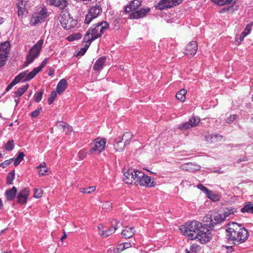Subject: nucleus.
Instances as JSON below:
<instances>
[{
	"instance_id": "1",
	"label": "nucleus",
	"mask_w": 253,
	"mask_h": 253,
	"mask_svg": "<svg viewBox=\"0 0 253 253\" xmlns=\"http://www.w3.org/2000/svg\"><path fill=\"white\" fill-rule=\"evenodd\" d=\"M226 231L228 239L233 241L235 245L244 243L249 237L248 230L235 222L229 223Z\"/></svg>"
},
{
	"instance_id": "2",
	"label": "nucleus",
	"mask_w": 253,
	"mask_h": 253,
	"mask_svg": "<svg viewBox=\"0 0 253 253\" xmlns=\"http://www.w3.org/2000/svg\"><path fill=\"white\" fill-rule=\"evenodd\" d=\"M201 224L202 223L196 220L187 222L180 226V230L189 239L195 240L196 234L200 230L199 228L201 227Z\"/></svg>"
},
{
	"instance_id": "3",
	"label": "nucleus",
	"mask_w": 253,
	"mask_h": 253,
	"mask_svg": "<svg viewBox=\"0 0 253 253\" xmlns=\"http://www.w3.org/2000/svg\"><path fill=\"white\" fill-rule=\"evenodd\" d=\"M109 27L106 22H101L95 24L90 28L84 36H88L93 41L100 37L104 31Z\"/></svg>"
},
{
	"instance_id": "4",
	"label": "nucleus",
	"mask_w": 253,
	"mask_h": 253,
	"mask_svg": "<svg viewBox=\"0 0 253 253\" xmlns=\"http://www.w3.org/2000/svg\"><path fill=\"white\" fill-rule=\"evenodd\" d=\"M43 42V39H40L30 49L26 56V62L27 64L32 63L39 56L42 49Z\"/></svg>"
},
{
	"instance_id": "5",
	"label": "nucleus",
	"mask_w": 253,
	"mask_h": 253,
	"mask_svg": "<svg viewBox=\"0 0 253 253\" xmlns=\"http://www.w3.org/2000/svg\"><path fill=\"white\" fill-rule=\"evenodd\" d=\"M106 139L101 137L95 139L90 144V149L88 152L90 155L99 154L103 152L105 148Z\"/></svg>"
},
{
	"instance_id": "6",
	"label": "nucleus",
	"mask_w": 253,
	"mask_h": 253,
	"mask_svg": "<svg viewBox=\"0 0 253 253\" xmlns=\"http://www.w3.org/2000/svg\"><path fill=\"white\" fill-rule=\"evenodd\" d=\"M137 174V185L146 187H154L156 185V182L153 178L144 174L143 172L139 171Z\"/></svg>"
},
{
	"instance_id": "7",
	"label": "nucleus",
	"mask_w": 253,
	"mask_h": 253,
	"mask_svg": "<svg viewBox=\"0 0 253 253\" xmlns=\"http://www.w3.org/2000/svg\"><path fill=\"white\" fill-rule=\"evenodd\" d=\"M60 21L62 27L67 30L75 27L77 24V21L68 12L61 15Z\"/></svg>"
},
{
	"instance_id": "8",
	"label": "nucleus",
	"mask_w": 253,
	"mask_h": 253,
	"mask_svg": "<svg viewBox=\"0 0 253 253\" xmlns=\"http://www.w3.org/2000/svg\"><path fill=\"white\" fill-rule=\"evenodd\" d=\"M47 17L46 8L45 7H41V9L37 13L32 15L30 20V24L32 26H35L44 21Z\"/></svg>"
},
{
	"instance_id": "9",
	"label": "nucleus",
	"mask_w": 253,
	"mask_h": 253,
	"mask_svg": "<svg viewBox=\"0 0 253 253\" xmlns=\"http://www.w3.org/2000/svg\"><path fill=\"white\" fill-rule=\"evenodd\" d=\"M196 234L195 239H197L201 244H205L211 238L210 230L207 227L201 224V227Z\"/></svg>"
},
{
	"instance_id": "10",
	"label": "nucleus",
	"mask_w": 253,
	"mask_h": 253,
	"mask_svg": "<svg viewBox=\"0 0 253 253\" xmlns=\"http://www.w3.org/2000/svg\"><path fill=\"white\" fill-rule=\"evenodd\" d=\"M102 9L101 6L98 4L91 7L85 16L84 23L88 25L93 19L97 18L102 12Z\"/></svg>"
},
{
	"instance_id": "11",
	"label": "nucleus",
	"mask_w": 253,
	"mask_h": 253,
	"mask_svg": "<svg viewBox=\"0 0 253 253\" xmlns=\"http://www.w3.org/2000/svg\"><path fill=\"white\" fill-rule=\"evenodd\" d=\"M139 170L129 169L124 173L123 180L128 184L137 185V174Z\"/></svg>"
},
{
	"instance_id": "12",
	"label": "nucleus",
	"mask_w": 253,
	"mask_h": 253,
	"mask_svg": "<svg viewBox=\"0 0 253 253\" xmlns=\"http://www.w3.org/2000/svg\"><path fill=\"white\" fill-rule=\"evenodd\" d=\"M30 7L29 0H19L17 3L18 16L22 18L28 14V10Z\"/></svg>"
},
{
	"instance_id": "13",
	"label": "nucleus",
	"mask_w": 253,
	"mask_h": 253,
	"mask_svg": "<svg viewBox=\"0 0 253 253\" xmlns=\"http://www.w3.org/2000/svg\"><path fill=\"white\" fill-rule=\"evenodd\" d=\"M10 49V43L8 42L0 45V67L3 66L8 57Z\"/></svg>"
},
{
	"instance_id": "14",
	"label": "nucleus",
	"mask_w": 253,
	"mask_h": 253,
	"mask_svg": "<svg viewBox=\"0 0 253 253\" xmlns=\"http://www.w3.org/2000/svg\"><path fill=\"white\" fill-rule=\"evenodd\" d=\"M121 225V224L119 221H118L116 219H114L112 221V226L106 231L102 230L100 228L101 227H102V225H99L98 226V228L99 229V233L102 237H107L114 233L118 228L120 227Z\"/></svg>"
},
{
	"instance_id": "15",
	"label": "nucleus",
	"mask_w": 253,
	"mask_h": 253,
	"mask_svg": "<svg viewBox=\"0 0 253 253\" xmlns=\"http://www.w3.org/2000/svg\"><path fill=\"white\" fill-rule=\"evenodd\" d=\"M200 123V118L198 117H193L189 119L188 122H185L178 127L180 130H186L191 127L197 126Z\"/></svg>"
},
{
	"instance_id": "16",
	"label": "nucleus",
	"mask_w": 253,
	"mask_h": 253,
	"mask_svg": "<svg viewBox=\"0 0 253 253\" xmlns=\"http://www.w3.org/2000/svg\"><path fill=\"white\" fill-rule=\"evenodd\" d=\"M205 140L210 143H214L217 142L223 141L224 137L218 134L208 133L205 135Z\"/></svg>"
},
{
	"instance_id": "17",
	"label": "nucleus",
	"mask_w": 253,
	"mask_h": 253,
	"mask_svg": "<svg viewBox=\"0 0 253 253\" xmlns=\"http://www.w3.org/2000/svg\"><path fill=\"white\" fill-rule=\"evenodd\" d=\"M47 3L51 6L58 7L59 9H64L68 5V0H46Z\"/></svg>"
},
{
	"instance_id": "18",
	"label": "nucleus",
	"mask_w": 253,
	"mask_h": 253,
	"mask_svg": "<svg viewBox=\"0 0 253 253\" xmlns=\"http://www.w3.org/2000/svg\"><path fill=\"white\" fill-rule=\"evenodd\" d=\"M150 8H142L138 11H135L132 12L129 15V18L130 19H139L145 17L147 13L150 11Z\"/></svg>"
},
{
	"instance_id": "19",
	"label": "nucleus",
	"mask_w": 253,
	"mask_h": 253,
	"mask_svg": "<svg viewBox=\"0 0 253 253\" xmlns=\"http://www.w3.org/2000/svg\"><path fill=\"white\" fill-rule=\"evenodd\" d=\"M198 44L196 42L192 41L186 46L185 49V53L187 55L194 56L197 50Z\"/></svg>"
},
{
	"instance_id": "20",
	"label": "nucleus",
	"mask_w": 253,
	"mask_h": 253,
	"mask_svg": "<svg viewBox=\"0 0 253 253\" xmlns=\"http://www.w3.org/2000/svg\"><path fill=\"white\" fill-rule=\"evenodd\" d=\"M29 193V190L27 188L21 190L17 196L18 202L20 204H26L28 200Z\"/></svg>"
},
{
	"instance_id": "21",
	"label": "nucleus",
	"mask_w": 253,
	"mask_h": 253,
	"mask_svg": "<svg viewBox=\"0 0 253 253\" xmlns=\"http://www.w3.org/2000/svg\"><path fill=\"white\" fill-rule=\"evenodd\" d=\"M141 5V0H132L125 7V12H129L136 10Z\"/></svg>"
},
{
	"instance_id": "22",
	"label": "nucleus",
	"mask_w": 253,
	"mask_h": 253,
	"mask_svg": "<svg viewBox=\"0 0 253 253\" xmlns=\"http://www.w3.org/2000/svg\"><path fill=\"white\" fill-rule=\"evenodd\" d=\"M180 167L182 170L190 172H194L199 170L201 168V167L199 165L192 163L183 164Z\"/></svg>"
},
{
	"instance_id": "23",
	"label": "nucleus",
	"mask_w": 253,
	"mask_h": 253,
	"mask_svg": "<svg viewBox=\"0 0 253 253\" xmlns=\"http://www.w3.org/2000/svg\"><path fill=\"white\" fill-rule=\"evenodd\" d=\"M173 6L172 0H159L156 7L162 10Z\"/></svg>"
},
{
	"instance_id": "24",
	"label": "nucleus",
	"mask_w": 253,
	"mask_h": 253,
	"mask_svg": "<svg viewBox=\"0 0 253 253\" xmlns=\"http://www.w3.org/2000/svg\"><path fill=\"white\" fill-rule=\"evenodd\" d=\"M40 72V70L37 68H34L31 72L28 74H27V71L22 72V73H24L25 76L22 79L21 81L23 82L29 81L33 79Z\"/></svg>"
},
{
	"instance_id": "25",
	"label": "nucleus",
	"mask_w": 253,
	"mask_h": 253,
	"mask_svg": "<svg viewBox=\"0 0 253 253\" xmlns=\"http://www.w3.org/2000/svg\"><path fill=\"white\" fill-rule=\"evenodd\" d=\"M106 60V58L105 56H102L97 59L93 65V69L96 71L101 70L103 68Z\"/></svg>"
},
{
	"instance_id": "26",
	"label": "nucleus",
	"mask_w": 253,
	"mask_h": 253,
	"mask_svg": "<svg viewBox=\"0 0 253 253\" xmlns=\"http://www.w3.org/2000/svg\"><path fill=\"white\" fill-rule=\"evenodd\" d=\"M67 82L65 79L61 80L57 84L56 92L59 94L62 93L67 87Z\"/></svg>"
},
{
	"instance_id": "27",
	"label": "nucleus",
	"mask_w": 253,
	"mask_h": 253,
	"mask_svg": "<svg viewBox=\"0 0 253 253\" xmlns=\"http://www.w3.org/2000/svg\"><path fill=\"white\" fill-rule=\"evenodd\" d=\"M25 76L24 73H20L19 75L16 76L14 79L6 87V91H9L11 88L17 83H18L20 81L22 80V79L24 78Z\"/></svg>"
},
{
	"instance_id": "28",
	"label": "nucleus",
	"mask_w": 253,
	"mask_h": 253,
	"mask_svg": "<svg viewBox=\"0 0 253 253\" xmlns=\"http://www.w3.org/2000/svg\"><path fill=\"white\" fill-rule=\"evenodd\" d=\"M135 233L134 228L127 226L122 232V236L125 239L132 237Z\"/></svg>"
},
{
	"instance_id": "29",
	"label": "nucleus",
	"mask_w": 253,
	"mask_h": 253,
	"mask_svg": "<svg viewBox=\"0 0 253 253\" xmlns=\"http://www.w3.org/2000/svg\"><path fill=\"white\" fill-rule=\"evenodd\" d=\"M17 192V188L15 186L11 189L7 190L5 193L6 199L8 201H12L15 197Z\"/></svg>"
},
{
	"instance_id": "30",
	"label": "nucleus",
	"mask_w": 253,
	"mask_h": 253,
	"mask_svg": "<svg viewBox=\"0 0 253 253\" xmlns=\"http://www.w3.org/2000/svg\"><path fill=\"white\" fill-rule=\"evenodd\" d=\"M126 145L124 141L121 139V138H117L114 140V148L117 151H122Z\"/></svg>"
},
{
	"instance_id": "31",
	"label": "nucleus",
	"mask_w": 253,
	"mask_h": 253,
	"mask_svg": "<svg viewBox=\"0 0 253 253\" xmlns=\"http://www.w3.org/2000/svg\"><path fill=\"white\" fill-rule=\"evenodd\" d=\"M242 213H251L253 214V202H247L244 207L241 209Z\"/></svg>"
},
{
	"instance_id": "32",
	"label": "nucleus",
	"mask_w": 253,
	"mask_h": 253,
	"mask_svg": "<svg viewBox=\"0 0 253 253\" xmlns=\"http://www.w3.org/2000/svg\"><path fill=\"white\" fill-rule=\"evenodd\" d=\"M29 87V84H26L21 87H19L17 91L14 92V97L18 98L21 96L26 91Z\"/></svg>"
},
{
	"instance_id": "33",
	"label": "nucleus",
	"mask_w": 253,
	"mask_h": 253,
	"mask_svg": "<svg viewBox=\"0 0 253 253\" xmlns=\"http://www.w3.org/2000/svg\"><path fill=\"white\" fill-rule=\"evenodd\" d=\"M37 169L39 170V174L40 176L45 175L48 171V169L46 167L45 163L44 162L41 163L40 165L37 167Z\"/></svg>"
},
{
	"instance_id": "34",
	"label": "nucleus",
	"mask_w": 253,
	"mask_h": 253,
	"mask_svg": "<svg viewBox=\"0 0 253 253\" xmlns=\"http://www.w3.org/2000/svg\"><path fill=\"white\" fill-rule=\"evenodd\" d=\"M225 220V216L222 215V213H218L214 215L213 220L211 219L212 225L218 223H220Z\"/></svg>"
},
{
	"instance_id": "35",
	"label": "nucleus",
	"mask_w": 253,
	"mask_h": 253,
	"mask_svg": "<svg viewBox=\"0 0 253 253\" xmlns=\"http://www.w3.org/2000/svg\"><path fill=\"white\" fill-rule=\"evenodd\" d=\"M132 138V134L130 132H126L124 133L123 136L122 138H121V139L127 145L129 143Z\"/></svg>"
},
{
	"instance_id": "36",
	"label": "nucleus",
	"mask_w": 253,
	"mask_h": 253,
	"mask_svg": "<svg viewBox=\"0 0 253 253\" xmlns=\"http://www.w3.org/2000/svg\"><path fill=\"white\" fill-rule=\"evenodd\" d=\"M187 93V90L185 89H182L179 90L176 94V98L183 102L185 100L186 96L185 95Z\"/></svg>"
},
{
	"instance_id": "37",
	"label": "nucleus",
	"mask_w": 253,
	"mask_h": 253,
	"mask_svg": "<svg viewBox=\"0 0 253 253\" xmlns=\"http://www.w3.org/2000/svg\"><path fill=\"white\" fill-rule=\"evenodd\" d=\"M25 156V154L23 152H18V155L14 159V165L15 167L17 166L23 160Z\"/></svg>"
},
{
	"instance_id": "38",
	"label": "nucleus",
	"mask_w": 253,
	"mask_h": 253,
	"mask_svg": "<svg viewBox=\"0 0 253 253\" xmlns=\"http://www.w3.org/2000/svg\"><path fill=\"white\" fill-rule=\"evenodd\" d=\"M43 94V89H42L40 91H38L36 92L34 95L35 101L36 102H40L42 99Z\"/></svg>"
},
{
	"instance_id": "39",
	"label": "nucleus",
	"mask_w": 253,
	"mask_h": 253,
	"mask_svg": "<svg viewBox=\"0 0 253 253\" xmlns=\"http://www.w3.org/2000/svg\"><path fill=\"white\" fill-rule=\"evenodd\" d=\"M236 211V210L234 208H226L222 214V215L225 216V220L226 217H228L230 214H233Z\"/></svg>"
},
{
	"instance_id": "40",
	"label": "nucleus",
	"mask_w": 253,
	"mask_h": 253,
	"mask_svg": "<svg viewBox=\"0 0 253 253\" xmlns=\"http://www.w3.org/2000/svg\"><path fill=\"white\" fill-rule=\"evenodd\" d=\"M102 208L103 210L108 211L112 209V204L109 201H105L102 203Z\"/></svg>"
},
{
	"instance_id": "41",
	"label": "nucleus",
	"mask_w": 253,
	"mask_h": 253,
	"mask_svg": "<svg viewBox=\"0 0 253 253\" xmlns=\"http://www.w3.org/2000/svg\"><path fill=\"white\" fill-rule=\"evenodd\" d=\"M15 177V172L14 170L11 171L7 174L6 177V183L7 184H12V181L14 179Z\"/></svg>"
},
{
	"instance_id": "42",
	"label": "nucleus",
	"mask_w": 253,
	"mask_h": 253,
	"mask_svg": "<svg viewBox=\"0 0 253 253\" xmlns=\"http://www.w3.org/2000/svg\"><path fill=\"white\" fill-rule=\"evenodd\" d=\"M93 41L91 40L88 36H84V42L85 43L84 45V48H85V51L87 50L89 46H90L91 42Z\"/></svg>"
},
{
	"instance_id": "43",
	"label": "nucleus",
	"mask_w": 253,
	"mask_h": 253,
	"mask_svg": "<svg viewBox=\"0 0 253 253\" xmlns=\"http://www.w3.org/2000/svg\"><path fill=\"white\" fill-rule=\"evenodd\" d=\"M206 194L209 199L213 201H215L218 199V196L212 191L209 190Z\"/></svg>"
},
{
	"instance_id": "44",
	"label": "nucleus",
	"mask_w": 253,
	"mask_h": 253,
	"mask_svg": "<svg viewBox=\"0 0 253 253\" xmlns=\"http://www.w3.org/2000/svg\"><path fill=\"white\" fill-rule=\"evenodd\" d=\"M82 38V35L80 33H77L75 34H72L69 37H67V40L69 41H74L75 40H77L80 39Z\"/></svg>"
},
{
	"instance_id": "45",
	"label": "nucleus",
	"mask_w": 253,
	"mask_h": 253,
	"mask_svg": "<svg viewBox=\"0 0 253 253\" xmlns=\"http://www.w3.org/2000/svg\"><path fill=\"white\" fill-rule=\"evenodd\" d=\"M57 92L54 90L52 91L50 93V94L49 95V96L48 98V103L49 105L51 104L53 102L57 96Z\"/></svg>"
},
{
	"instance_id": "46",
	"label": "nucleus",
	"mask_w": 253,
	"mask_h": 253,
	"mask_svg": "<svg viewBox=\"0 0 253 253\" xmlns=\"http://www.w3.org/2000/svg\"><path fill=\"white\" fill-rule=\"evenodd\" d=\"M125 250L123 244H120L118 245L116 248H114L111 251L112 253H119Z\"/></svg>"
},
{
	"instance_id": "47",
	"label": "nucleus",
	"mask_w": 253,
	"mask_h": 253,
	"mask_svg": "<svg viewBox=\"0 0 253 253\" xmlns=\"http://www.w3.org/2000/svg\"><path fill=\"white\" fill-rule=\"evenodd\" d=\"M14 144L12 140H9L5 145V149L7 151H11L14 149Z\"/></svg>"
},
{
	"instance_id": "48",
	"label": "nucleus",
	"mask_w": 253,
	"mask_h": 253,
	"mask_svg": "<svg viewBox=\"0 0 253 253\" xmlns=\"http://www.w3.org/2000/svg\"><path fill=\"white\" fill-rule=\"evenodd\" d=\"M95 190V187L90 186L87 188H83L80 190V192L84 193L90 194Z\"/></svg>"
},
{
	"instance_id": "49",
	"label": "nucleus",
	"mask_w": 253,
	"mask_h": 253,
	"mask_svg": "<svg viewBox=\"0 0 253 253\" xmlns=\"http://www.w3.org/2000/svg\"><path fill=\"white\" fill-rule=\"evenodd\" d=\"M200 250V246L196 244H193L190 246L189 251L193 253H196L197 252H199Z\"/></svg>"
},
{
	"instance_id": "50",
	"label": "nucleus",
	"mask_w": 253,
	"mask_h": 253,
	"mask_svg": "<svg viewBox=\"0 0 253 253\" xmlns=\"http://www.w3.org/2000/svg\"><path fill=\"white\" fill-rule=\"evenodd\" d=\"M13 160L14 159L12 158L4 161L3 162L0 164V167L5 168L7 166H9L12 163Z\"/></svg>"
},
{
	"instance_id": "51",
	"label": "nucleus",
	"mask_w": 253,
	"mask_h": 253,
	"mask_svg": "<svg viewBox=\"0 0 253 253\" xmlns=\"http://www.w3.org/2000/svg\"><path fill=\"white\" fill-rule=\"evenodd\" d=\"M42 190L40 189L35 188L34 189V197L36 198H39L42 197Z\"/></svg>"
},
{
	"instance_id": "52",
	"label": "nucleus",
	"mask_w": 253,
	"mask_h": 253,
	"mask_svg": "<svg viewBox=\"0 0 253 253\" xmlns=\"http://www.w3.org/2000/svg\"><path fill=\"white\" fill-rule=\"evenodd\" d=\"M87 152L85 149L81 150L78 153V156L81 160H83L85 158Z\"/></svg>"
},
{
	"instance_id": "53",
	"label": "nucleus",
	"mask_w": 253,
	"mask_h": 253,
	"mask_svg": "<svg viewBox=\"0 0 253 253\" xmlns=\"http://www.w3.org/2000/svg\"><path fill=\"white\" fill-rule=\"evenodd\" d=\"M237 116L236 115H230L226 119L225 123L229 124H231L233 121H234L237 119Z\"/></svg>"
},
{
	"instance_id": "54",
	"label": "nucleus",
	"mask_w": 253,
	"mask_h": 253,
	"mask_svg": "<svg viewBox=\"0 0 253 253\" xmlns=\"http://www.w3.org/2000/svg\"><path fill=\"white\" fill-rule=\"evenodd\" d=\"M42 108L41 107H39L37 109L35 110L34 111L32 112L31 113V116L32 118H36L38 117L40 113V111L42 110Z\"/></svg>"
},
{
	"instance_id": "55",
	"label": "nucleus",
	"mask_w": 253,
	"mask_h": 253,
	"mask_svg": "<svg viewBox=\"0 0 253 253\" xmlns=\"http://www.w3.org/2000/svg\"><path fill=\"white\" fill-rule=\"evenodd\" d=\"M48 59L49 58H45L41 63V65L39 67H37L40 70V71H41L42 69L47 64Z\"/></svg>"
},
{
	"instance_id": "56",
	"label": "nucleus",
	"mask_w": 253,
	"mask_h": 253,
	"mask_svg": "<svg viewBox=\"0 0 253 253\" xmlns=\"http://www.w3.org/2000/svg\"><path fill=\"white\" fill-rule=\"evenodd\" d=\"M252 26L250 24L247 25L245 30L242 33L244 36H247L249 34H250Z\"/></svg>"
},
{
	"instance_id": "57",
	"label": "nucleus",
	"mask_w": 253,
	"mask_h": 253,
	"mask_svg": "<svg viewBox=\"0 0 253 253\" xmlns=\"http://www.w3.org/2000/svg\"><path fill=\"white\" fill-rule=\"evenodd\" d=\"M73 131V129L72 126L67 124L63 130V131L65 132L66 134H70Z\"/></svg>"
},
{
	"instance_id": "58",
	"label": "nucleus",
	"mask_w": 253,
	"mask_h": 253,
	"mask_svg": "<svg viewBox=\"0 0 253 253\" xmlns=\"http://www.w3.org/2000/svg\"><path fill=\"white\" fill-rule=\"evenodd\" d=\"M197 187L203 191L204 193L206 194L207 192L209 191V189L205 187L203 185L200 184L197 185Z\"/></svg>"
},
{
	"instance_id": "59",
	"label": "nucleus",
	"mask_w": 253,
	"mask_h": 253,
	"mask_svg": "<svg viewBox=\"0 0 253 253\" xmlns=\"http://www.w3.org/2000/svg\"><path fill=\"white\" fill-rule=\"evenodd\" d=\"M212 2L218 5H225L224 0H211Z\"/></svg>"
},
{
	"instance_id": "60",
	"label": "nucleus",
	"mask_w": 253,
	"mask_h": 253,
	"mask_svg": "<svg viewBox=\"0 0 253 253\" xmlns=\"http://www.w3.org/2000/svg\"><path fill=\"white\" fill-rule=\"evenodd\" d=\"M66 125V123L62 122H58L56 124L57 126L59 128L62 129L63 130H64Z\"/></svg>"
},
{
	"instance_id": "61",
	"label": "nucleus",
	"mask_w": 253,
	"mask_h": 253,
	"mask_svg": "<svg viewBox=\"0 0 253 253\" xmlns=\"http://www.w3.org/2000/svg\"><path fill=\"white\" fill-rule=\"evenodd\" d=\"M245 37V36L241 33V35H238L236 37V41L238 42H240L243 40Z\"/></svg>"
},
{
	"instance_id": "62",
	"label": "nucleus",
	"mask_w": 253,
	"mask_h": 253,
	"mask_svg": "<svg viewBox=\"0 0 253 253\" xmlns=\"http://www.w3.org/2000/svg\"><path fill=\"white\" fill-rule=\"evenodd\" d=\"M238 0H224L225 5L226 4H233L236 2Z\"/></svg>"
},
{
	"instance_id": "63",
	"label": "nucleus",
	"mask_w": 253,
	"mask_h": 253,
	"mask_svg": "<svg viewBox=\"0 0 253 253\" xmlns=\"http://www.w3.org/2000/svg\"><path fill=\"white\" fill-rule=\"evenodd\" d=\"M85 48H82L78 52L77 55H83L86 52Z\"/></svg>"
},
{
	"instance_id": "64",
	"label": "nucleus",
	"mask_w": 253,
	"mask_h": 253,
	"mask_svg": "<svg viewBox=\"0 0 253 253\" xmlns=\"http://www.w3.org/2000/svg\"><path fill=\"white\" fill-rule=\"evenodd\" d=\"M123 244L125 250L130 248L131 247V243H123Z\"/></svg>"
}]
</instances>
